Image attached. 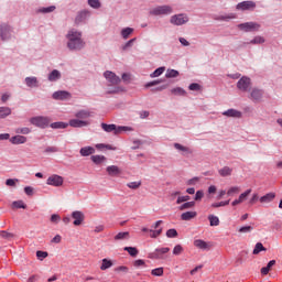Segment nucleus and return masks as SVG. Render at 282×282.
<instances>
[{
    "label": "nucleus",
    "instance_id": "17",
    "mask_svg": "<svg viewBox=\"0 0 282 282\" xmlns=\"http://www.w3.org/2000/svg\"><path fill=\"white\" fill-rule=\"evenodd\" d=\"M88 124H89V121H86L83 119H72L69 121V126L74 128L87 127Z\"/></svg>",
    "mask_w": 282,
    "mask_h": 282
},
{
    "label": "nucleus",
    "instance_id": "41",
    "mask_svg": "<svg viewBox=\"0 0 282 282\" xmlns=\"http://www.w3.org/2000/svg\"><path fill=\"white\" fill-rule=\"evenodd\" d=\"M131 34H133V29H131V28H126V29L121 30L122 39H129V36H131Z\"/></svg>",
    "mask_w": 282,
    "mask_h": 282
},
{
    "label": "nucleus",
    "instance_id": "54",
    "mask_svg": "<svg viewBox=\"0 0 282 282\" xmlns=\"http://www.w3.org/2000/svg\"><path fill=\"white\" fill-rule=\"evenodd\" d=\"M166 237L169 239H175V237H177V230L176 229H169L166 231Z\"/></svg>",
    "mask_w": 282,
    "mask_h": 282
},
{
    "label": "nucleus",
    "instance_id": "21",
    "mask_svg": "<svg viewBox=\"0 0 282 282\" xmlns=\"http://www.w3.org/2000/svg\"><path fill=\"white\" fill-rule=\"evenodd\" d=\"M197 217V212H185L181 215L182 221H191V219H195Z\"/></svg>",
    "mask_w": 282,
    "mask_h": 282
},
{
    "label": "nucleus",
    "instance_id": "22",
    "mask_svg": "<svg viewBox=\"0 0 282 282\" xmlns=\"http://www.w3.org/2000/svg\"><path fill=\"white\" fill-rule=\"evenodd\" d=\"M108 175H110L111 177H116V175H120V167H118L117 165H110L106 169Z\"/></svg>",
    "mask_w": 282,
    "mask_h": 282
},
{
    "label": "nucleus",
    "instance_id": "28",
    "mask_svg": "<svg viewBox=\"0 0 282 282\" xmlns=\"http://www.w3.org/2000/svg\"><path fill=\"white\" fill-rule=\"evenodd\" d=\"M276 265V260H271L269 261V263L267 264V267H263L261 269V274L265 275L270 272V270H272V267Z\"/></svg>",
    "mask_w": 282,
    "mask_h": 282
},
{
    "label": "nucleus",
    "instance_id": "63",
    "mask_svg": "<svg viewBox=\"0 0 282 282\" xmlns=\"http://www.w3.org/2000/svg\"><path fill=\"white\" fill-rule=\"evenodd\" d=\"M51 221H52V224H58V221H61V216L57 214H53L51 216Z\"/></svg>",
    "mask_w": 282,
    "mask_h": 282
},
{
    "label": "nucleus",
    "instance_id": "3",
    "mask_svg": "<svg viewBox=\"0 0 282 282\" xmlns=\"http://www.w3.org/2000/svg\"><path fill=\"white\" fill-rule=\"evenodd\" d=\"M30 122L31 124H33L34 127H39L40 129H46V127H50L52 119H50V117L39 116L32 117L30 119Z\"/></svg>",
    "mask_w": 282,
    "mask_h": 282
},
{
    "label": "nucleus",
    "instance_id": "62",
    "mask_svg": "<svg viewBox=\"0 0 282 282\" xmlns=\"http://www.w3.org/2000/svg\"><path fill=\"white\" fill-rule=\"evenodd\" d=\"M150 232H152V239H155L158 237H160V235H162V228L158 229V230H150Z\"/></svg>",
    "mask_w": 282,
    "mask_h": 282
},
{
    "label": "nucleus",
    "instance_id": "46",
    "mask_svg": "<svg viewBox=\"0 0 282 282\" xmlns=\"http://www.w3.org/2000/svg\"><path fill=\"white\" fill-rule=\"evenodd\" d=\"M250 193H252V189H247L246 192L239 195L238 200H240V204H243V202L248 199V195H250Z\"/></svg>",
    "mask_w": 282,
    "mask_h": 282
},
{
    "label": "nucleus",
    "instance_id": "44",
    "mask_svg": "<svg viewBox=\"0 0 282 282\" xmlns=\"http://www.w3.org/2000/svg\"><path fill=\"white\" fill-rule=\"evenodd\" d=\"M165 76L166 78H177V76H180V72L175 69H167Z\"/></svg>",
    "mask_w": 282,
    "mask_h": 282
},
{
    "label": "nucleus",
    "instance_id": "48",
    "mask_svg": "<svg viewBox=\"0 0 282 282\" xmlns=\"http://www.w3.org/2000/svg\"><path fill=\"white\" fill-rule=\"evenodd\" d=\"M54 10H56V7L51 6V7L39 9V12H41L42 14H50V12H54Z\"/></svg>",
    "mask_w": 282,
    "mask_h": 282
},
{
    "label": "nucleus",
    "instance_id": "47",
    "mask_svg": "<svg viewBox=\"0 0 282 282\" xmlns=\"http://www.w3.org/2000/svg\"><path fill=\"white\" fill-rule=\"evenodd\" d=\"M193 207H195V202H187L181 205L178 207V210H188V208H193Z\"/></svg>",
    "mask_w": 282,
    "mask_h": 282
},
{
    "label": "nucleus",
    "instance_id": "35",
    "mask_svg": "<svg viewBox=\"0 0 282 282\" xmlns=\"http://www.w3.org/2000/svg\"><path fill=\"white\" fill-rule=\"evenodd\" d=\"M123 239H129V231H121L115 236V241H122Z\"/></svg>",
    "mask_w": 282,
    "mask_h": 282
},
{
    "label": "nucleus",
    "instance_id": "61",
    "mask_svg": "<svg viewBox=\"0 0 282 282\" xmlns=\"http://www.w3.org/2000/svg\"><path fill=\"white\" fill-rule=\"evenodd\" d=\"M0 237H2V239H12V237H14V235H12L8 231H1Z\"/></svg>",
    "mask_w": 282,
    "mask_h": 282
},
{
    "label": "nucleus",
    "instance_id": "38",
    "mask_svg": "<svg viewBox=\"0 0 282 282\" xmlns=\"http://www.w3.org/2000/svg\"><path fill=\"white\" fill-rule=\"evenodd\" d=\"M249 43L251 45H262V43H265V39L261 35H258L254 37V40H251Z\"/></svg>",
    "mask_w": 282,
    "mask_h": 282
},
{
    "label": "nucleus",
    "instance_id": "16",
    "mask_svg": "<svg viewBox=\"0 0 282 282\" xmlns=\"http://www.w3.org/2000/svg\"><path fill=\"white\" fill-rule=\"evenodd\" d=\"M194 246H195V248H198L199 250H210V243H208L202 239L194 240Z\"/></svg>",
    "mask_w": 282,
    "mask_h": 282
},
{
    "label": "nucleus",
    "instance_id": "18",
    "mask_svg": "<svg viewBox=\"0 0 282 282\" xmlns=\"http://www.w3.org/2000/svg\"><path fill=\"white\" fill-rule=\"evenodd\" d=\"M223 116H226L227 118H241V111L236 109H228L223 112Z\"/></svg>",
    "mask_w": 282,
    "mask_h": 282
},
{
    "label": "nucleus",
    "instance_id": "59",
    "mask_svg": "<svg viewBox=\"0 0 282 282\" xmlns=\"http://www.w3.org/2000/svg\"><path fill=\"white\" fill-rule=\"evenodd\" d=\"M36 257L40 261H43V259H47V251H36Z\"/></svg>",
    "mask_w": 282,
    "mask_h": 282
},
{
    "label": "nucleus",
    "instance_id": "40",
    "mask_svg": "<svg viewBox=\"0 0 282 282\" xmlns=\"http://www.w3.org/2000/svg\"><path fill=\"white\" fill-rule=\"evenodd\" d=\"M265 247H263V243L258 242L256 243V247L253 249V254H259V252H265Z\"/></svg>",
    "mask_w": 282,
    "mask_h": 282
},
{
    "label": "nucleus",
    "instance_id": "25",
    "mask_svg": "<svg viewBox=\"0 0 282 282\" xmlns=\"http://www.w3.org/2000/svg\"><path fill=\"white\" fill-rule=\"evenodd\" d=\"M75 116L79 120H87V118H91V112H89L88 110H79L78 112H76Z\"/></svg>",
    "mask_w": 282,
    "mask_h": 282
},
{
    "label": "nucleus",
    "instance_id": "60",
    "mask_svg": "<svg viewBox=\"0 0 282 282\" xmlns=\"http://www.w3.org/2000/svg\"><path fill=\"white\" fill-rule=\"evenodd\" d=\"M188 89L191 91H199V89H202V86L199 84L193 83L188 86Z\"/></svg>",
    "mask_w": 282,
    "mask_h": 282
},
{
    "label": "nucleus",
    "instance_id": "8",
    "mask_svg": "<svg viewBox=\"0 0 282 282\" xmlns=\"http://www.w3.org/2000/svg\"><path fill=\"white\" fill-rule=\"evenodd\" d=\"M263 98V90L259 88H252L249 94V99L253 102H261Z\"/></svg>",
    "mask_w": 282,
    "mask_h": 282
},
{
    "label": "nucleus",
    "instance_id": "14",
    "mask_svg": "<svg viewBox=\"0 0 282 282\" xmlns=\"http://www.w3.org/2000/svg\"><path fill=\"white\" fill-rule=\"evenodd\" d=\"M66 39H68V41H70V45H72V43H74V41L83 39V33H80L79 31H76L75 29H72L68 31Z\"/></svg>",
    "mask_w": 282,
    "mask_h": 282
},
{
    "label": "nucleus",
    "instance_id": "36",
    "mask_svg": "<svg viewBox=\"0 0 282 282\" xmlns=\"http://www.w3.org/2000/svg\"><path fill=\"white\" fill-rule=\"evenodd\" d=\"M90 160L94 162V164H102L107 158H105V155H93Z\"/></svg>",
    "mask_w": 282,
    "mask_h": 282
},
{
    "label": "nucleus",
    "instance_id": "1",
    "mask_svg": "<svg viewBox=\"0 0 282 282\" xmlns=\"http://www.w3.org/2000/svg\"><path fill=\"white\" fill-rule=\"evenodd\" d=\"M149 14L151 17H164V15L173 14V7L159 6V7L150 9Z\"/></svg>",
    "mask_w": 282,
    "mask_h": 282
},
{
    "label": "nucleus",
    "instance_id": "39",
    "mask_svg": "<svg viewBox=\"0 0 282 282\" xmlns=\"http://www.w3.org/2000/svg\"><path fill=\"white\" fill-rule=\"evenodd\" d=\"M165 70H166L165 67H159L150 76L151 78H158V76H162Z\"/></svg>",
    "mask_w": 282,
    "mask_h": 282
},
{
    "label": "nucleus",
    "instance_id": "58",
    "mask_svg": "<svg viewBox=\"0 0 282 282\" xmlns=\"http://www.w3.org/2000/svg\"><path fill=\"white\" fill-rule=\"evenodd\" d=\"M191 199V196L186 195V196H178L176 199V204H184V202H188Z\"/></svg>",
    "mask_w": 282,
    "mask_h": 282
},
{
    "label": "nucleus",
    "instance_id": "45",
    "mask_svg": "<svg viewBox=\"0 0 282 282\" xmlns=\"http://www.w3.org/2000/svg\"><path fill=\"white\" fill-rule=\"evenodd\" d=\"M171 94H174V96H186V90L180 87H176L171 90Z\"/></svg>",
    "mask_w": 282,
    "mask_h": 282
},
{
    "label": "nucleus",
    "instance_id": "26",
    "mask_svg": "<svg viewBox=\"0 0 282 282\" xmlns=\"http://www.w3.org/2000/svg\"><path fill=\"white\" fill-rule=\"evenodd\" d=\"M89 17V11H82L77 14L75 22L76 23H83L86 19Z\"/></svg>",
    "mask_w": 282,
    "mask_h": 282
},
{
    "label": "nucleus",
    "instance_id": "2",
    "mask_svg": "<svg viewBox=\"0 0 282 282\" xmlns=\"http://www.w3.org/2000/svg\"><path fill=\"white\" fill-rule=\"evenodd\" d=\"M101 129L106 131V133H111L113 132L115 135H118L119 133H122V131H131V128L124 127V126H119L117 127L116 124H107V123H101Z\"/></svg>",
    "mask_w": 282,
    "mask_h": 282
},
{
    "label": "nucleus",
    "instance_id": "15",
    "mask_svg": "<svg viewBox=\"0 0 282 282\" xmlns=\"http://www.w3.org/2000/svg\"><path fill=\"white\" fill-rule=\"evenodd\" d=\"M237 10H251V8H257V4L252 1H243L237 4Z\"/></svg>",
    "mask_w": 282,
    "mask_h": 282
},
{
    "label": "nucleus",
    "instance_id": "9",
    "mask_svg": "<svg viewBox=\"0 0 282 282\" xmlns=\"http://www.w3.org/2000/svg\"><path fill=\"white\" fill-rule=\"evenodd\" d=\"M63 182H64L63 176L57 174H53L46 180V184L48 186H56V187L61 186Z\"/></svg>",
    "mask_w": 282,
    "mask_h": 282
},
{
    "label": "nucleus",
    "instance_id": "6",
    "mask_svg": "<svg viewBox=\"0 0 282 282\" xmlns=\"http://www.w3.org/2000/svg\"><path fill=\"white\" fill-rule=\"evenodd\" d=\"M250 87H252V80L249 77H241L237 83V88L240 91H250Z\"/></svg>",
    "mask_w": 282,
    "mask_h": 282
},
{
    "label": "nucleus",
    "instance_id": "13",
    "mask_svg": "<svg viewBox=\"0 0 282 282\" xmlns=\"http://www.w3.org/2000/svg\"><path fill=\"white\" fill-rule=\"evenodd\" d=\"M72 98V94L67 90H58L53 94L54 100H69Z\"/></svg>",
    "mask_w": 282,
    "mask_h": 282
},
{
    "label": "nucleus",
    "instance_id": "51",
    "mask_svg": "<svg viewBox=\"0 0 282 282\" xmlns=\"http://www.w3.org/2000/svg\"><path fill=\"white\" fill-rule=\"evenodd\" d=\"M12 208H28V205L23 200H14L12 203Z\"/></svg>",
    "mask_w": 282,
    "mask_h": 282
},
{
    "label": "nucleus",
    "instance_id": "11",
    "mask_svg": "<svg viewBox=\"0 0 282 282\" xmlns=\"http://www.w3.org/2000/svg\"><path fill=\"white\" fill-rule=\"evenodd\" d=\"M67 47L70 51H78V50H83V47H85V42L83 41V39L79 40H74L70 44V41L67 42Z\"/></svg>",
    "mask_w": 282,
    "mask_h": 282
},
{
    "label": "nucleus",
    "instance_id": "49",
    "mask_svg": "<svg viewBox=\"0 0 282 282\" xmlns=\"http://www.w3.org/2000/svg\"><path fill=\"white\" fill-rule=\"evenodd\" d=\"M128 188H131L132 191H138L139 187L142 186V182H130L127 184Z\"/></svg>",
    "mask_w": 282,
    "mask_h": 282
},
{
    "label": "nucleus",
    "instance_id": "56",
    "mask_svg": "<svg viewBox=\"0 0 282 282\" xmlns=\"http://www.w3.org/2000/svg\"><path fill=\"white\" fill-rule=\"evenodd\" d=\"M31 132H32V130H30V128H26V127L17 129V133H22V135H28Z\"/></svg>",
    "mask_w": 282,
    "mask_h": 282
},
{
    "label": "nucleus",
    "instance_id": "64",
    "mask_svg": "<svg viewBox=\"0 0 282 282\" xmlns=\"http://www.w3.org/2000/svg\"><path fill=\"white\" fill-rule=\"evenodd\" d=\"M204 197L203 191H197L195 194V202H200V199Z\"/></svg>",
    "mask_w": 282,
    "mask_h": 282
},
{
    "label": "nucleus",
    "instance_id": "12",
    "mask_svg": "<svg viewBox=\"0 0 282 282\" xmlns=\"http://www.w3.org/2000/svg\"><path fill=\"white\" fill-rule=\"evenodd\" d=\"M105 78L110 83V85H118L120 83V77H118L113 72L107 70L104 73Z\"/></svg>",
    "mask_w": 282,
    "mask_h": 282
},
{
    "label": "nucleus",
    "instance_id": "5",
    "mask_svg": "<svg viewBox=\"0 0 282 282\" xmlns=\"http://www.w3.org/2000/svg\"><path fill=\"white\" fill-rule=\"evenodd\" d=\"M238 28L242 32H259V30H261V24L257 22H246L239 24Z\"/></svg>",
    "mask_w": 282,
    "mask_h": 282
},
{
    "label": "nucleus",
    "instance_id": "52",
    "mask_svg": "<svg viewBox=\"0 0 282 282\" xmlns=\"http://www.w3.org/2000/svg\"><path fill=\"white\" fill-rule=\"evenodd\" d=\"M88 6L94 8V10H98L101 6L100 0H88Z\"/></svg>",
    "mask_w": 282,
    "mask_h": 282
},
{
    "label": "nucleus",
    "instance_id": "30",
    "mask_svg": "<svg viewBox=\"0 0 282 282\" xmlns=\"http://www.w3.org/2000/svg\"><path fill=\"white\" fill-rule=\"evenodd\" d=\"M219 175L221 177H229V175H232V169L229 166H225L218 171Z\"/></svg>",
    "mask_w": 282,
    "mask_h": 282
},
{
    "label": "nucleus",
    "instance_id": "29",
    "mask_svg": "<svg viewBox=\"0 0 282 282\" xmlns=\"http://www.w3.org/2000/svg\"><path fill=\"white\" fill-rule=\"evenodd\" d=\"M8 32H9L8 25H6V24L1 25L0 36H1L2 41H8V39H10V34Z\"/></svg>",
    "mask_w": 282,
    "mask_h": 282
},
{
    "label": "nucleus",
    "instance_id": "32",
    "mask_svg": "<svg viewBox=\"0 0 282 282\" xmlns=\"http://www.w3.org/2000/svg\"><path fill=\"white\" fill-rule=\"evenodd\" d=\"M174 149H176L177 151H182V153H186V154L193 153V151H191L189 148L184 147V145H182L180 143H174Z\"/></svg>",
    "mask_w": 282,
    "mask_h": 282
},
{
    "label": "nucleus",
    "instance_id": "24",
    "mask_svg": "<svg viewBox=\"0 0 282 282\" xmlns=\"http://www.w3.org/2000/svg\"><path fill=\"white\" fill-rule=\"evenodd\" d=\"M25 85L31 88L39 87V79L36 77H26Z\"/></svg>",
    "mask_w": 282,
    "mask_h": 282
},
{
    "label": "nucleus",
    "instance_id": "33",
    "mask_svg": "<svg viewBox=\"0 0 282 282\" xmlns=\"http://www.w3.org/2000/svg\"><path fill=\"white\" fill-rule=\"evenodd\" d=\"M12 113V109L9 107H0V118H8Z\"/></svg>",
    "mask_w": 282,
    "mask_h": 282
},
{
    "label": "nucleus",
    "instance_id": "34",
    "mask_svg": "<svg viewBox=\"0 0 282 282\" xmlns=\"http://www.w3.org/2000/svg\"><path fill=\"white\" fill-rule=\"evenodd\" d=\"M123 250L130 254V257H138L139 251L135 247H124Z\"/></svg>",
    "mask_w": 282,
    "mask_h": 282
},
{
    "label": "nucleus",
    "instance_id": "37",
    "mask_svg": "<svg viewBox=\"0 0 282 282\" xmlns=\"http://www.w3.org/2000/svg\"><path fill=\"white\" fill-rule=\"evenodd\" d=\"M67 127H68V124L63 121H57V122L51 123L52 129H67Z\"/></svg>",
    "mask_w": 282,
    "mask_h": 282
},
{
    "label": "nucleus",
    "instance_id": "20",
    "mask_svg": "<svg viewBox=\"0 0 282 282\" xmlns=\"http://www.w3.org/2000/svg\"><path fill=\"white\" fill-rule=\"evenodd\" d=\"M25 142H28V138L19 134L10 139L11 144H25Z\"/></svg>",
    "mask_w": 282,
    "mask_h": 282
},
{
    "label": "nucleus",
    "instance_id": "50",
    "mask_svg": "<svg viewBox=\"0 0 282 282\" xmlns=\"http://www.w3.org/2000/svg\"><path fill=\"white\" fill-rule=\"evenodd\" d=\"M208 220H209L210 226H218L219 225V217H217L215 215H209Z\"/></svg>",
    "mask_w": 282,
    "mask_h": 282
},
{
    "label": "nucleus",
    "instance_id": "53",
    "mask_svg": "<svg viewBox=\"0 0 282 282\" xmlns=\"http://www.w3.org/2000/svg\"><path fill=\"white\" fill-rule=\"evenodd\" d=\"M182 252H184V247H182V245H176L173 249V254L178 257V254H182Z\"/></svg>",
    "mask_w": 282,
    "mask_h": 282
},
{
    "label": "nucleus",
    "instance_id": "23",
    "mask_svg": "<svg viewBox=\"0 0 282 282\" xmlns=\"http://www.w3.org/2000/svg\"><path fill=\"white\" fill-rule=\"evenodd\" d=\"M274 197H276V195L274 193H269V194L260 197V203L261 204H270V202L274 200Z\"/></svg>",
    "mask_w": 282,
    "mask_h": 282
},
{
    "label": "nucleus",
    "instance_id": "42",
    "mask_svg": "<svg viewBox=\"0 0 282 282\" xmlns=\"http://www.w3.org/2000/svg\"><path fill=\"white\" fill-rule=\"evenodd\" d=\"M241 192V188L239 186H232L227 191V195L230 197L232 195H238V193Z\"/></svg>",
    "mask_w": 282,
    "mask_h": 282
},
{
    "label": "nucleus",
    "instance_id": "10",
    "mask_svg": "<svg viewBox=\"0 0 282 282\" xmlns=\"http://www.w3.org/2000/svg\"><path fill=\"white\" fill-rule=\"evenodd\" d=\"M171 251V248L164 247L155 249L153 252L149 253V259H162V254H166Z\"/></svg>",
    "mask_w": 282,
    "mask_h": 282
},
{
    "label": "nucleus",
    "instance_id": "31",
    "mask_svg": "<svg viewBox=\"0 0 282 282\" xmlns=\"http://www.w3.org/2000/svg\"><path fill=\"white\" fill-rule=\"evenodd\" d=\"M113 265V262L107 258L101 260V265H100V270L105 271V270H109V268H111Z\"/></svg>",
    "mask_w": 282,
    "mask_h": 282
},
{
    "label": "nucleus",
    "instance_id": "19",
    "mask_svg": "<svg viewBox=\"0 0 282 282\" xmlns=\"http://www.w3.org/2000/svg\"><path fill=\"white\" fill-rule=\"evenodd\" d=\"M79 153L82 158H88V155H94V153H96V149L93 147H84L80 149Z\"/></svg>",
    "mask_w": 282,
    "mask_h": 282
},
{
    "label": "nucleus",
    "instance_id": "57",
    "mask_svg": "<svg viewBox=\"0 0 282 282\" xmlns=\"http://www.w3.org/2000/svg\"><path fill=\"white\" fill-rule=\"evenodd\" d=\"M253 230V227L252 226H245V227H241L238 232L240 234H247V232H252Z\"/></svg>",
    "mask_w": 282,
    "mask_h": 282
},
{
    "label": "nucleus",
    "instance_id": "43",
    "mask_svg": "<svg viewBox=\"0 0 282 282\" xmlns=\"http://www.w3.org/2000/svg\"><path fill=\"white\" fill-rule=\"evenodd\" d=\"M152 276H164V268L160 267L151 271Z\"/></svg>",
    "mask_w": 282,
    "mask_h": 282
},
{
    "label": "nucleus",
    "instance_id": "4",
    "mask_svg": "<svg viewBox=\"0 0 282 282\" xmlns=\"http://www.w3.org/2000/svg\"><path fill=\"white\" fill-rule=\"evenodd\" d=\"M188 21H189V18L186 13L174 14L170 19V23L172 25H186Z\"/></svg>",
    "mask_w": 282,
    "mask_h": 282
},
{
    "label": "nucleus",
    "instance_id": "7",
    "mask_svg": "<svg viewBox=\"0 0 282 282\" xmlns=\"http://www.w3.org/2000/svg\"><path fill=\"white\" fill-rule=\"evenodd\" d=\"M72 219H74L73 225L74 226H83L85 221V214L80 210H75L70 215Z\"/></svg>",
    "mask_w": 282,
    "mask_h": 282
},
{
    "label": "nucleus",
    "instance_id": "27",
    "mask_svg": "<svg viewBox=\"0 0 282 282\" xmlns=\"http://www.w3.org/2000/svg\"><path fill=\"white\" fill-rule=\"evenodd\" d=\"M58 79H61V72H58L57 69L51 72V74L48 75V80L51 83H56V80Z\"/></svg>",
    "mask_w": 282,
    "mask_h": 282
},
{
    "label": "nucleus",
    "instance_id": "55",
    "mask_svg": "<svg viewBox=\"0 0 282 282\" xmlns=\"http://www.w3.org/2000/svg\"><path fill=\"white\" fill-rule=\"evenodd\" d=\"M230 204V200H224L220 203H213L212 208H221V206H228Z\"/></svg>",
    "mask_w": 282,
    "mask_h": 282
}]
</instances>
